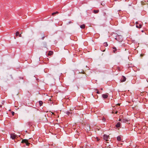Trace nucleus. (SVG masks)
Returning <instances> with one entry per match:
<instances>
[{
	"mask_svg": "<svg viewBox=\"0 0 148 148\" xmlns=\"http://www.w3.org/2000/svg\"><path fill=\"white\" fill-rule=\"evenodd\" d=\"M136 27L137 28H140L142 27V25L141 24H139L138 25H136Z\"/></svg>",
	"mask_w": 148,
	"mask_h": 148,
	"instance_id": "11",
	"label": "nucleus"
},
{
	"mask_svg": "<svg viewBox=\"0 0 148 148\" xmlns=\"http://www.w3.org/2000/svg\"><path fill=\"white\" fill-rule=\"evenodd\" d=\"M102 97L104 99H106L108 98V95L107 94H103L102 95Z\"/></svg>",
	"mask_w": 148,
	"mask_h": 148,
	"instance_id": "8",
	"label": "nucleus"
},
{
	"mask_svg": "<svg viewBox=\"0 0 148 148\" xmlns=\"http://www.w3.org/2000/svg\"><path fill=\"white\" fill-rule=\"evenodd\" d=\"M66 113L67 115H69L70 114V112L69 111H67L66 112Z\"/></svg>",
	"mask_w": 148,
	"mask_h": 148,
	"instance_id": "21",
	"label": "nucleus"
},
{
	"mask_svg": "<svg viewBox=\"0 0 148 148\" xmlns=\"http://www.w3.org/2000/svg\"><path fill=\"white\" fill-rule=\"evenodd\" d=\"M19 37H21V34H19Z\"/></svg>",
	"mask_w": 148,
	"mask_h": 148,
	"instance_id": "32",
	"label": "nucleus"
},
{
	"mask_svg": "<svg viewBox=\"0 0 148 148\" xmlns=\"http://www.w3.org/2000/svg\"><path fill=\"white\" fill-rule=\"evenodd\" d=\"M10 136L12 139H14L16 138V135L14 134H11Z\"/></svg>",
	"mask_w": 148,
	"mask_h": 148,
	"instance_id": "6",
	"label": "nucleus"
},
{
	"mask_svg": "<svg viewBox=\"0 0 148 148\" xmlns=\"http://www.w3.org/2000/svg\"><path fill=\"white\" fill-rule=\"evenodd\" d=\"M96 139H97V141H98L99 140V138L98 137Z\"/></svg>",
	"mask_w": 148,
	"mask_h": 148,
	"instance_id": "30",
	"label": "nucleus"
},
{
	"mask_svg": "<svg viewBox=\"0 0 148 148\" xmlns=\"http://www.w3.org/2000/svg\"><path fill=\"white\" fill-rule=\"evenodd\" d=\"M42 39L43 40L45 38V36L44 34H42Z\"/></svg>",
	"mask_w": 148,
	"mask_h": 148,
	"instance_id": "18",
	"label": "nucleus"
},
{
	"mask_svg": "<svg viewBox=\"0 0 148 148\" xmlns=\"http://www.w3.org/2000/svg\"><path fill=\"white\" fill-rule=\"evenodd\" d=\"M108 136L107 135H106L104 134L103 135V139L105 140L106 141H108Z\"/></svg>",
	"mask_w": 148,
	"mask_h": 148,
	"instance_id": "7",
	"label": "nucleus"
},
{
	"mask_svg": "<svg viewBox=\"0 0 148 148\" xmlns=\"http://www.w3.org/2000/svg\"><path fill=\"white\" fill-rule=\"evenodd\" d=\"M112 49H113V52L114 53H115L117 52H119L120 51V49H117L115 47H113Z\"/></svg>",
	"mask_w": 148,
	"mask_h": 148,
	"instance_id": "3",
	"label": "nucleus"
},
{
	"mask_svg": "<svg viewBox=\"0 0 148 148\" xmlns=\"http://www.w3.org/2000/svg\"><path fill=\"white\" fill-rule=\"evenodd\" d=\"M85 25L84 24H83L81 25L80 26V27L82 29H84L85 28Z\"/></svg>",
	"mask_w": 148,
	"mask_h": 148,
	"instance_id": "15",
	"label": "nucleus"
},
{
	"mask_svg": "<svg viewBox=\"0 0 148 148\" xmlns=\"http://www.w3.org/2000/svg\"><path fill=\"white\" fill-rule=\"evenodd\" d=\"M12 115L13 116H14V112H12Z\"/></svg>",
	"mask_w": 148,
	"mask_h": 148,
	"instance_id": "24",
	"label": "nucleus"
},
{
	"mask_svg": "<svg viewBox=\"0 0 148 148\" xmlns=\"http://www.w3.org/2000/svg\"><path fill=\"white\" fill-rule=\"evenodd\" d=\"M39 105L40 106H41L43 104V102L41 101H39Z\"/></svg>",
	"mask_w": 148,
	"mask_h": 148,
	"instance_id": "14",
	"label": "nucleus"
},
{
	"mask_svg": "<svg viewBox=\"0 0 148 148\" xmlns=\"http://www.w3.org/2000/svg\"><path fill=\"white\" fill-rule=\"evenodd\" d=\"M142 32H143V30H142Z\"/></svg>",
	"mask_w": 148,
	"mask_h": 148,
	"instance_id": "36",
	"label": "nucleus"
},
{
	"mask_svg": "<svg viewBox=\"0 0 148 148\" xmlns=\"http://www.w3.org/2000/svg\"><path fill=\"white\" fill-rule=\"evenodd\" d=\"M97 94H100V92H99V91H97Z\"/></svg>",
	"mask_w": 148,
	"mask_h": 148,
	"instance_id": "29",
	"label": "nucleus"
},
{
	"mask_svg": "<svg viewBox=\"0 0 148 148\" xmlns=\"http://www.w3.org/2000/svg\"><path fill=\"white\" fill-rule=\"evenodd\" d=\"M121 123L120 122H118L116 125L115 127L116 128H118L120 127Z\"/></svg>",
	"mask_w": 148,
	"mask_h": 148,
	"instance_id": "10",
	"label": "nucleus"
},
{
	"mask_svg": "<svg viewBox=\"0 0 148 148\" xmlns=\"http://www.w3.org/2000/svg\"><path fill=\"white\" fill-rule=\"evenodd\" d=\"M19 34V33L17 31L16 33V36H18Z\"/></svg>",
	"mask_w": 148,
	"mask_h": 148,
	"instance_id": "19",
	"label": "nucleus"
},
{
	"mask_svg": "<svg viewBox=\"0 0 148 148\" xmlns=\"http://www.w3.org/2000/svg\"><path fill=\"white\" fill-rule=\"evenodd\" d=\"M101 90H103V88H101Z\"/></svg>",
	"mask_w": 148,
	"mask_h": 148,
	"instance_id": "34",
	"label": "nucleus"
},
{
	"mask_svg": "<svg viewBox=\"0 0 148 148\" xmlns=\"http://www.w3.org/2000/svg\"><path fill=\"white\" fill-rule=\"evenodd\" d=\"M117 69L119 71H121V70H120V68L119 67V66H118L117 67Z\"/></svg>",
	"mask_w": 148,
	"mask_h": 148,
	"instance_id": "22",
	"label": "nucleus"
},
{
	"mask_svg": "<svg viewBox=\"0 0 148 148\" xmlns=\"http://www.w3.org/2000/svg\"><path fill=\"white\" fill-rule=\"evenodd\" d=\"M59 13V12H57V11H56L55 12H53V13H52V16H54L55 14H58Z\"/></svg>",
	"mask_w": 148,
	"mask_h": 148,
	"instance_id": "17",
	"label": "nucleus"
},
{
	"mask_svg": "<svg viewBox=\"0 0 148 148\" xmlns=\"http://www.w3.org/2000/svg\"><path fill=\"white\" fill-rule=\"evenodd\" d=\"M53 52L51 51H49L48 55V56H51V55H53Z\"/></svg>",
	"mask_w": 148,
	"mask_h": 148,
	"instance_id": "12",
	"label": "nucleus"
},
{
	"mask_svg": "<svg viewBox=\"0 0 148 148\" xmlns=\"http://www.w3.org/2000/svg\"><path fill=\"white\" fill-rule=\"evenodd\" d=\"M104 45L105 47H107L108 46V44L107 42H104Z\"/></svg>",
	"mask_w": 148,
	"mask_h": 148,
	"instance_id": "20",
	"label": "nucleus"
},
{
	"mask_svg": "<svg viewBox=\"0 0 148 148\" xmlns=\"http://www.w3.org/2000/svg\"><path fill=\"white\" fill-rule=\"evenodd\" d=\"M72 23V22H71V21H70L69 22H68V23L67 24H70V23Z\"/></svg>",
	"mask_w": 148,
	"mask_h": 148,
	"instance_id": "25",
	"label": "nucleus"
},
{
	"mask_svg": "<svg viewBox=\"0 0 148 148\" xmlns=\"http://www.w3.org/2000/svg\"><path fill=\"white\" fill-rule=\"evenodd\" d=\"M122 119H119V121H121V122H122Z\"/></svg>",
	"mask_w": 148,
	"mask_h": 148,
	"instance_id": "26",
	"label": "nucleus"
},
{
	"mask_svg": "<svg viewBox=\"0 0 148 148\" xmlns=\"http://www.w3.org/2000/svg\"><path fill=\"white\" fill-rule=\"evenodd\" d=\"M21 143L25 144L26 146H29L31 144L29 143L28 140L26 139H23L21 141Z\"/></svg>",
	"mask_w": 148,
	"mask_h": 148,
	"instance_id": "2",
	"label": "nucleus"
},
{
	"mask_svg": "<svg viewBox=\"0 0 148 148\" xmlns=\"http://www.w3.org/2000/svg\"><path fill=\"white\" fill-rule=\"evenodd\" d=\"M117 113H118V111H116V112H115V114H117Z\"/></svg>",
	"mask_w": 148,
	"mask_h": 148,
	"instance_id": "31",
	"label": "nucleus"
},
{
	"mask_svg": "<svg viewBox=\"0 0 148 148\" xmlns=\"http://www.w3.org/2000/svg\"><path fill=\"white\" fill-rule=\"evenodd\" d=\"M115 40L119 42H121L123 40V37L121 35H117L115 38Z\"/></svg>",
	"mask_w": 148,
	"mask_h": 148,
	"instance_id": "1",
	"label": "nucleus"
},
{
	"mask_svg": "<svg viewBox=\"0 0 148 148\" xmlns=\"http://www.w3.org/2000/svg\"><path fill=\"white\" fill-rule=\"evenodd\" d=\"M0 107H2V106H1H1H0Z\"/></svg>",
	"mask_w": 148,
	"mask_h": 148,
	"instance_id": "37",
	"label": "nucleus"
},
{
	"mask_svg": "<svg viewBox=\"0 0 148 148\" xmlns=\"http://www.w3.org/2000/svg\"><path fill=\"white\" fill-rule=\"evenodd\" d=\"M102 120H103V121H105L106 120L105 118L104 117H103L102 119Z\"/></svg>",
	"mask_w": 148,
	"mask_h": 148,
	"instance_id": "23",
	"label": "nucleus"
},
{
	"mask_svg": "<svg viewBox=\"0 0 148 148\" xmlns=\"http://www.w3.org/2000/svg\"><path fill=\"white\" fill-rule=\"evenodd\" d=\"M117 140L118 141H120L121 140V137L120 136H119L117 137Z\"/></svg>",
	"mask_w": 148,
	"mask_h": 148,
	"instance_id": "13",
	"label": "nucleus"
},
{
	"mask_svg": "<svg viewBox=\"0 0 148 148\" xmlns=\"http://www.w3.org/2000/svg\"><path fill=\"white\" fill-rule=\"evenodd\" d=\"M99 12V10H94L93 11V12L95 14H97V13H98Z\"/></svg>",
	"mask_w": 148,
	"mask_h": 148,
	"instance_id": "16",
	"label": "nucleus"
},
{
	"mask_svg": "<svg viewBox=\"0 0 148 148\" xmlns=\"http://www.w3.org/2000/svg\"><path fill=\"white\" fill-rule=\"evenodd\" d=\"M126 78L124 76H122L121 79V82H124L126 81Z\"/></svg>",
	"mask_w": 148,
	"mask_h": 148,
	"instance_id": "4",
	"label": "nucleus"
},
{
	"mask_svg": "<svg viewBox=\"0 0 148 148\" xmlns=\"http://www.w3.org/2000/svg\"><path fill=\"white\" fill-rule=\"evenodd\" d=\"M136 25H138V22H136L135 23Z\"/></svg>",
	"mask_w": 148,
	"mask_h": 148,
	"instance_id": "28",
	"label": "nucleus"
},
{
	"mask_svg": "<svg viewBox=\"0 0 148 148\" xmlns=\"http://www.w3.org/2000/svg\"><path fill=\"white\" fill-rule=\"evenodd\" d=\"M112 114H113V113H114V112H113V111H112Z\"/></svg>",
	"mask_w": 148,
	"mask_h": 148,
	"instance_id": "33",
	"label": "nucleus"
},
{
	"mask_svg": "<svg viewBox=\"0 0 148 148\" xmlns=\"http://www.w3.org/2000/svg\"><path fill=\"white\" fill-rule=\"evenodd\" d=\"M129 120L128 119L125 118H122V122L123 123H125L127 122Z\"/></svg>",
	"mask_w": 148,
	"mask_h": 148,
	"instance_id": "5",
	"label": "nucleus"
},
{
	"mask_svg": "<svg viewBox=\"0 0 148 148\" xmlns=\"http://www.w3.org/2000/svg\"><path fill=\"white\" fill-rule=\"evenodd\" d=\"M19 79H23V77H19Z\"/></svg>",
	"mask_w": 148,
	"mask_h": 148,
	"instance_id": "27",
	"label": "nucleus"
},
{
	"mask_svg": "<svg viewBox=\"0 0 148 148\" xmlns=\"http://www.w3.org/2000/svg\"><path fill=\"white\" fill-rule=\"evenodd\" d=\"M26 126H28L30 127V126H32V123L31 122H28L26 124Z\"/></svg>",
	"mask_w": 148,
	"mask_h": 148,
	"instance_id": "9",
	"label": "nucleus"
},
{
	"mask_svg": "<svg viewBox=\"0 0 148 148\" xmlns=\"http://www.w3.org/2000/svg\"><path fill=\"white\" fill-rule=\"evenodd\" d=\"M118 105H120V104H119H119H118Z\"/></svg>",
	"mask_w": 148,
	"mask_h": 148,
	"instance_id": "35",
	"label": "nucleus"
}]
</instances>
